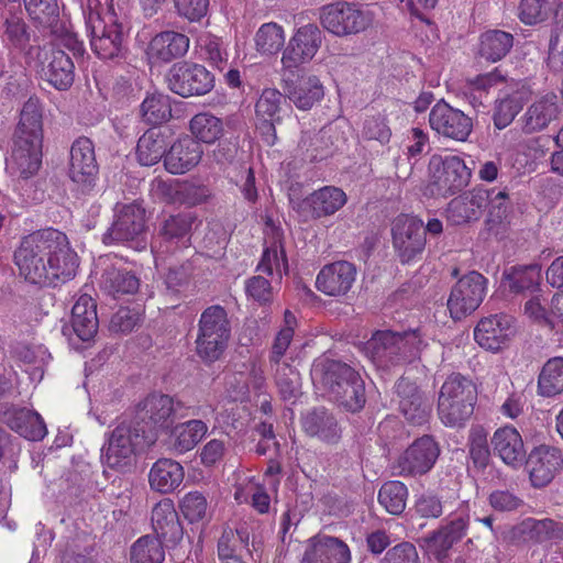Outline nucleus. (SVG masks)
<instances>
[{
	"instance_id": "nucleus-61",
	"label": "nucleus",
	"mask_w": 563,
	"mask_h": 563,
	"mask_svg": "<svg viewBox=\"0 0 563 563\" xmlns=\"http://www.w3.org/2000/svg\"><path fill=\"white\" fill-rule=\"evenodd\" d=\"M180 510L191 523L203 520L208 515L207 498L200 492H189L180 500Z\"/></svg>"
},
{
	"instance_id": "nucleus-37",
	"label": "nucleus",
	"mask_w": 563,
	"mask_h": 563,
	"mask_svg": "<svg viewBox=\"0 0 563 563\" xmlns=\"http://www.w3.org/2000/svg\"><path fill=\"white\" fill-rule=\"evenodd\" d=\"M347 202L346 194L339 187L324 186L310 194L303 201L302 208L313 218L334 214Z\"/></svg>"
},
{
	"instance_id": "nucleus-55",
	"label": "nucleus",
	"mask_w": 563,
	"mask_h": 563,
	"mask_svg": "<svg viewBox=\"0 0 563 563\" xmlns=\"http://www.w3.org/2000/svg\"><path fill=\"white\" fill-rule=\"evenodd\" d=\"M512 46V35L504 31H488L481 37V55L490 62L500 60Z\"/></svg>"
},
{
	"instance_id": "nucleus-43",
	"label": "nucleus",
	"mask_w": 563,
	"mask_h": 563,
	"mask_svg": "<svg viewBox=\"0 0 563 563\" xmlns=\"http://www.w3.org/2000/svg\"><path fill=\"white\" fill-rule=\"evenodd\" d=\"M100 286L104 292L118 298L123 295L135 294L139 290L140 280L130 271L110 265L102 274Z\"/></svg>"
},
{
	"instance_id": "nucleus-19",
	"label": "nucleus",
	"mask_w": 563,
	"mask_h": 563,
	"mask_svg": "<svg viewBox=\"0 0 563 563\" xmlns=\"http://www.w3.org/2000/svg\"><path fill=\"white\" fill-rule=\"evenodd\" d=\"M440 455V446L430 435H423L409 445L397 460L400 475H423L431 471Z\"/></svg>"
},
{
	"instance_id": "nucleus-54",
	"label": "nucleus",
	"mask_w": 563,
	"mask_h": 563,
	"mask_svg": "<svg viewBox=\"0 0 563 563\" xmlns=\"http://www.w3.org/2000/svg\"><path fill=\"white\" fill-rule=\"evenodd\" d=\"M275 371V383L280 397L295 402L301 395V382L298 371L288 363L273 365Z\"/></svg>"
},
{
	"instance_id": "nucleus-7",
	"label": "nucleus",
	"mask_w": 563,
	"mask_h": 563,
	"mask_svg": "<svg viewBox=\"0 0 563 563\" xmlns=\"http://www.w3.org/2000/svg\"><path fill=\"white\" fill-rule=\"evenodd\" d=\"M144 445L143 432L123 422L110 433L102 448L101 461L108 468L124 472L133 464L137 450Z\"/></svg>"
},
{
	"instance_id": "nucleus-29",
	"label": "nucleus",
	"mask_w": 563,
	"mask_h": 563,
	"mask_svg": "<svg viewBox=\"0 0 563 563\" xmlns=\"http://www.w3.org/2000/svg\"><path fill=\"white\" fill-rule=\"evenodd\" d=\"M488 190L474 188L454 198L446 209V218L454 225H462L481 218L487 206Z\"/></svg>"
},
{
	"instance_id": "nucleus-50",
	"label": "nucleus",
	"mask_w": 563,
	"mask_h": 563,
	"mask_svg": "<svg viewBox=\"0 0 563 563\" xmlns=\"http://www.w3.org/2000/svg\"><path fill=\"white\" fill-rule=\"evenodd\" d=\"M285 30L275 22L262 24L254 35V46L261 56H274L284 47Z\"/></svg>"
},
{
	"instance_id": "nucleus-39",
	"label": "nucleus",
	"mask_w": 563,
	"mask_h": 563,
	"mask_svg": "<svg viewBox=\"0 0 563 563\" xmlns=\"http://www.w3.org/2000/svg\"><path fill=\"white\" fill-rule=\"evenodd\" d=\"M184 476V467L177 461L159 459L150 470L148 483L153 490L168 494L180 486Z\"/></svg>"
},
{
	"instance_id": "nucleus-3",
	"label": "nucleus",
	"mask_w": 563,
	"mask_h": 563,
	"mask_svg": "<svg viewBox=\"0 0 563 563\" xmlns=\"http://www.w3.org/2000/svg\"><path fill=\"white\" fill-rule=\"evenodd\" d=\"M424 342L418 330L402 334L377 331L364 344V354L378 367L387 368L417 357Z\"/></svg>"
},
{
	"instance_id": "nucleus-20",
	"label": "nucleus",
	"mask_w": 563,
	"mask_h": 563,
	"mask_svg": "<svg viewBox=\"0 0 563 563\" xmlns=\"http://www.w3.org/2000/svg\"><path fill=\"white\" fill-rule=\"evenodd\" d=\"M102 22L100 19H93L92 24H88L90 31V46L92 51L103 59H111L119 56L123 49V29L118 21L117 15H109Z\"/></svg>"
},
{
	"instance_id": "nucleus-34",
	"label": "nucleus",
	"mask_w": 563,
	"mask_h": 563,
	"mask_svg": "<svg viewBox=\"0 0 563 563\" xmlns=\"http://www.w3.org/2000/svg\"><path fill=\"white\" fill-rule=\"evenodd\" d=\"M202 153L200 143L194 139H179L164 156L165 168L174 175L185 174L198 165Z\"/></svg>"
},
{
	"instance_id": "nucleus-17",
	"label": "nucleus",
	"mask_w": 563,
	"mask_h": 563,
	"mask_svg": "<svg viewBox=\"0 0 563 563\" xmlns=\"http://www.w3.org/2000/svg\"><path fill=\"white\" fill-rule=\"evenodd\" d=\"M525 462L531 485L542 488L549 485L562 470L563 453L558 446L540 444L529 452Z\"/></svg>"
},
{
	"instance_id": "nucleus-25",
	"label": "nucleus",
	"mask_w": 563,
	"mask_h": 563,
	"mask_svg": "<svg viewBox=\"0 0 563 563\" xmlns=\"http://www.w3.org/2000/svg\"><path fill=\"white\" fill-rule=\"evenodd\" d=\"M283 89L285 97L301 111L310 110L324 97V86L316 75L283 78Z\"/></svg>"
},
{
	"instance_id": "nucleus-14",
	"label": "nucleus",
	"mask_w": 563,
	"mask_h": 563,
	"mask_svg": "<svg viewBox=\"0 0 563 563\" xmlns=\"http://www.w3.org/2000/svg\"><path fill=\"white\" fill-rule=\"evenodd\" d=\"M470 512L468 505L461 504L455 511L449 514L443 525L426 540L428 552L441 559L455 543L460 542L467 534L471 523Z\"/></svg>"
},
{
	"instance_id": "nucleus-48",
	"label": "nucleus",
	"mask_w": 563,
	"mask_h": 563,
	"mask_svg": "<svg viewBox=\"0 0 563 563\" xmlns=\"http://www.w3.org/2000/svg\"><path fill=\"white\" fill-rule=\"evenodd\" d=\"M523 314L530 321L541 325H553L559 320L556 316L554 296L538 291L533 294L523 306Z\"/></svg>"
},
{
	"instance_id": "nucleus-18",
	"label": "nucleus",
	"mask_w": 563,
	"mask_h": 563,
	"mask_svg": "<svg viewBox=\"0 0 563 563\" xmlns=\"http://www.w3.org/2000/svg\"><path fill=\"white\" fill-rule=\"evenodd\" d=\"M515 333L514 318L499 313L482 318L474 329V339L481 347L497 353L510 344Z\"/></svg>"
},
{
	"instance_id": "nucleus-13",
	"label": "nucleus",
	"mask_w": 563,
	"mask_h": 563,
	"mask_svg": "<svg viewBox=\"0 0 563 563\" xmlns=\"http://www.w3.org/2000/svg\"><path fill=\"white\" fill-rule=\"evenodd\" d=\"M190 228L191 219L183 214L170 216L163 222L151 244L157 269H161L164 265L167 255L175 254L177 251L187 247L189 242L187 235Z\"/></svg>"
},
{
	"instance_id": "nucleus-26",
	"label": "nucleus",
	"mask_w": 563,
	"mask_h": 563,
	"mask_svg": "<svg viewBox=\"0 0 563 563\" xmlns=\"http://www.w3.org/2000/svg\"><path fill=\"white\" fill-rule=\"evenodd\" d=\"M356 269L346 261H338L322 267L316 279V287L327 296L345 295L355 282Z\"/></svg>"
},
{
	"instance_id": "nucleus-40",
	"label": "nucleus",
	"mask_w": 563,
	"mask_h": 563,
	"mask_svg": "<svg viewBox=\"0 0 563 563\" xmlns=\"http://www.w3.org/2000/svg\"><path fill=\"white\" fill-rule=\"evenodd\" d=\"M7 424L27 440H42L47 433L42 417L26 408H13L4 413Z\"/></svg>"
},
{
	"instance_id": "nucleus-27",
	"label": "nucleus",
	"mask_w": 563,
	"mask_h": 563,
	"mask_svg": "<svg viewBox=\"0 0 563 563\" xmlns=\"http://www.w3.org/2000/svg\"><path fill=\"white\" fill-rule=\"evenodd\" d=\"M264 234L265 247L257 269L268 275L276 274L280 278L288 271V263L283 246V232L272 220H267Z\"/></svg>"
},
{
	"instance_id": "nucleus-58",
	"label": "nucleus",
	"mask_w": 563,
	"mask_h": 563,
	"mask_svg": "<svg viewBox=\"0 0 563 563\" xmlns=\"http://www.w3.org/2000/svg\"><path fill=\"white\" fill-rule=\"evenodd\" d=\"M525 93L516 91L497 101L494 112V123L499 130L508 126L522 109Z\"/></svg>"
},
{
	"instance_id": "nucleus-16",
	"label": "nucleus",
	"mask_w": 563,
	"mask_h": 563,
	"mask_svg": "<svg viewBox=\"0 0 563 563\" xmlns=\"http://www.w3.org/2000/svg\"><path fill=\"white\" fill-rule=\"evenodd\" d=\"M322 32L314 24L299 27L290 37L282 55V65L285 70H291L309 63L322 44Z\"/></svg>"
},
{
	"instance_id": "nucleus-59",
	"label": "nucleus",
	"mask_w": 563,
	"mask_h": 563,
	"mask_svg": "<svg viewBox=\"0 0 563 563\" xmlns=\"http://www.w3.org/2000/svg\"><path fill=\"white\" fill-rule=\"evenodd\" d=\"M296 325V317L289 310H286L284 313V325L277 333L272 347V353L269 356V362L272 366L284 363L282 362V358L284 357L286 351L288 350L292 341Z\"/></svg>"
},
{
	"instance_id": "nucleus-35",
	"label": "nucleus",
	"mask_w": 563,
	"mask_h": 563,
	"mask_svg": "<svg viewBox=\"0 0 563 563\" xmlns=\"http://www.w3.org/2000/svg\"><path fill=\"white\" fill-rule=\"evenodd\" d=\"M559 113L558 96L554 92H548L529 106L522 117V128L528 133L542 131L559 118Z\"/></svg>"
},
{
	"instance_id": "nucleus-8",
	"label": "nucleus",
	"mask_w": 563,
	"mask_h": 563,
	"mask_svg": "<svg viewBox=\"0 0 563 563\" xmlns=\"http://www.w3.org/2000/svg\"><path fill=\"white\" fill-rule=\"evenodd\" d=\"M391 242L401 264H411L421 258L426 244V230L421 219L401 213L391 222Z\"/></svg>"
},
{
	"instance_id": "nucleus-5",
	"label": "nucleus",
	"mask_w": 563,
	"mask_h": 563,
	"mask_svg": "<svg viewBox=\"0 0 563 563\" xmlns=\"http://www.w3.org/2000/svg\"><path fill=\"white\" fill-rule=\"evenodd\" d=\"M231 334L230 321L221 306L203 310L198 322L196 352L205 362H214L224 352Z\"/></svg>"
},
{
	"instance_id": "nucleus-56",
	"label": "nucleus",
	"mask_w": 563,
	"mask_h": 563,
	"mask_svg": "<svg viewBox=\"0 0 563 563\" xmlns=\"http://www.w3.org/2000/svg\"><path fill=\"white\" fill-rule=\"evenodd\" d=\"M408 497V489L399 481L385 483L378 493L379 504L391 515H400L405 508Z\"/></svg>"
},
{
	"instance_id": "nucleus-24",
	"label": "nucleus",
	"mask_w": 563,
	"mask_h": 563,
	"mask_svg": "<svg viewBox=\"0 0 563 563\" xmlns=\"http://www.w3.org/2000/svg\"><path fill=\"white\" fill-rule=\"evenodd\" d=\"M493 452L504 464L515 470L526 460L527 451L520 432L510 424L498 428L492 439Z\"/></svg>"
},
{
	"instance_id": "nucleus-53",
	"label": "nucleus",
	"mask_w": 563,
	"mask_h": 563,
	"mask_svg": "<svg viewBox=\"0 0 563 563\" xmlns=\"http://www.w3.org/2000/svg\"><path fill=\"white\" fill-rule=\"evenodd\" d=\"M140 114L146 124L156 125L172 118V103L164 93H152L145 97L140 106Z\"/></svg>"
},
{
	"instance_id": "nucleus-36",
	"label": "nucleus",
	"mask_w": 563,
	"mask_h": 563,
	"mask_svg": "<svg viewBox=\"0 0 563 563\" xmlns=\"http://www.w3.org/2000/svg\"><path fill=\"white\" fill-rule=\"evenodd\" d=\"M152 526L157 539L176 543L183 537V527L174 503L164 498L152 510Z\"/></svg>"
},
{
	"instance_id": "nucleus-38",
	"label": "nucleus",
	"mask_w": 563,
	"mask_h": 563,
	"mask_svg": "<svg viewBox=\"0 0 563 563\" xmlns=\"http://www.w3.org/2000/svg\"><path fill=\"white\" fill-rule=\"evenodd\" d=\"M0 37L10 51L24 52L31 42L32 31L21 10L8 11L0 25Z\"/></svg>"
},
{
	"instance_id": "nucleus-2",
	"label": "nucleus",
	"mask_w": 563,
	"mask_h": 563,
	"mask_svg": "<svg viewBox=\"0 0 563 563\" xmlns=\"http://www.w3.org/2000/svg\"><path fill=\"white\" fill-rule=\"evenodd\" d=\"M310 374L313 385L346 410L356 412L364 407V382L349 364L321 356L313 362Z\"/></svg>"
},
{
	"instance_id": "nucleus-1",
	"label": "nucleus",
	"mask_w": 563,
	"mask_h": 563,
	"mask_svg": "<svg viewBox=\"0 0 563 563\" xmlns=\"http://www.w3.org/2000/svg\"><path fill=\"white\" fill-rule=\"evenodd\" d=\"M19 274L36 285H55L76 275L77 255L64 233L47 229L24 238L14 253Z\"/></svg>"
},
{
	"instance_id": "nucleus-64",
	"label": "nucleus",
	"mask_w": 563,
	"mask_h": 563,
	"mask_svg": "<svg viewBox=\"0 0 563 563\" xmlns=\"http://www.w3.org/2000/svg\"><path fill=\"white\" fill-rule=\"evenodd\" d=\"M415 510L421 518H439L443 514L442 499L433 492H424L417 497Z\"/></svg>"
},
{
	"instance_id": "nucleus-9",
	"label": "nucleus",
	"mask_w": 563,
	"mask_h": 563,
	"mask_svg": "<svg viewBox=\"0 0 563 563\" xmlns=\"http://www.w3.org/2000/svg\"><path fill=\"white\" fill-rule=\"evenodd\" d=\"M488 280L478 272H470L452 286L448 309L454 320L472 314L483 302Z\"/></svg>"
},
{
	"instance_id": "nucleus-42",
	"label": "nucleus",
	"mask_w": 563,
	"mask_h": 563,
	"mask_svg": "<svg viewBox=\"0 0 563 563\" xmlns=\"http://www.w3.org/2000/svg\"><path fill=\"white\" fill-rule=\"evenodd\" d=\"M71 325L82 341H89L97 333V306L89 295H81L75 302L71 310Z\"/></svg>"
},
{
	"instance_id": "nucleus-62",
	"label": "nucleus",
	"mask_w": 563,
	"mask_h": 563,
	"mask_svg": "<svg viewBox=\"0 0 563 563\" xmlns=\"http://www.w3.org/2000/svg\"><path fill=\"white\" fill-rule=\"evenodd\" d=\"M558 29L551 37L548 67L554 73H563V4L558 10Z\"/></svg>"
},
{
	"instance_id": "nucleus-47",
	"label": "nucleus",
	"mask_w": 563,
	"mask_h": 563,
	"mask_svg": "<svg viewBox=\"0 0 563 563\" xmlns=\"http://www.w3.org/2000/svg\"><path fill=\"white\" fill-rule=\"evenodd\" d=\"M189 131L198 143L213 144L223 136L224 123L210 112H200L190 119Z\"/></svg>"
},
{
	"instance_id": "nucleus-33",
	"label": "nucleus",
	"mask_w": 563,
	"mask_h": 563,
	"mask_svg": "<svg viewBox=\"0 0 563 563\" xmlns=\"http://www.w3.org/2000/svg\"><path fill=\"white\" fill-rule=\"evenodd\" d=\"M41 164L42 145L13 142L12 152L5 161V169L14 178L27 179L38 172Z\"/></svg>"
},
{
	"instance_id": "nucleus-22",
	"label": "nucleus",
	"mask_w": 563,
	"mask_h": 563,
	"mask_svg": "<svg viewBox=\"0 0 563 563\" xmlns=\"http://www.w3.org/2000/svg\"><path fill=\"white\" fill-rule=\"evenodd\" d=\"M302 563H352V552L340 538L318 533L308 539Z\"/></svg>"
},
{
	"instance_id": "nucleus-23",
	"label": "nucleus",
	"mask_w": 563,
	"mask_h": 563,
	"mask_svg": "<svg viewBox=\"0 0 563 563\" xmlns=\"http://www.w3.org/2000/svg\"><path fill=\"white\" fill-rule=\"evenodd\" d=\"M98 165L92 142L87 137L77 139L70 147L68 175L81 188L93 185Z\"/></svg>"
},
{
	"instance_id": "nucleus-44",
	"label": "nucleus",
	"mask_w": 563,
	"mask_h": 563,
	"mask_svg": "<svg viewBox=\"0 0 563 563\" xmlns=\"http://www.w3.org/2000/svg\"><path fill=\"white\" fill-rule=\"evenodd\" d=\"M208 426L202 420H189L175 426L169 435V444L178 454L192 450L206 435Z\"/></svg>"
},
{
	"instance_id": "nucleus-45",
	"label": "nucleus",
	"mask_w": 563,
	"mask_h": 563,
	"mask_svg": "<svg viewBox=\"0 0 563 563\" xmlns=\"http://www.w3.org/2000/svg\"><path fill=\"white\" fill-rule=\"evenodd\" d=\"M168 145L166 134L161 130H147L137 142L136 156L140 164L153 166L157 164L164 155Z\"/></svg>"
},
{
	"instance_id": "nucleus-11",
	"label": "nucleus",
	"mask_w": 563,
	"mask_h": 563,
	"mask_svg": "<svg viewBox=\"0 0 563 563\" xmlns=\"http://www.w3.org/2000/svg\"><path fill=\"white\" fill-rule=\"evenodd\" d=\"M166 82L174 93L187 98L208 93L213 88L214 78L201 65L177 63L169 68Z\"/></svg>"
},
{
	"instance_id": "nucleus-46",
	"label": "nucleus",
	"mask_w": 563,
	"mask_h": 563,
	"mask_svg": "<svg viewBox=\"0 0 563 563\" xmlns=\"http://www.w3.org/2000/svg\"><path fill=\"white\" fill-rule=\"evenodd\" d=\"M45 76L51 85L58 90H66L74 81V63L70 57L60 49H53L45 70Z\"/></svg>"
},
{
	"instance_id": "nucleus-32",
	"label": "nucleus",
	"mask_w": 563,
	"mask_h": 563,
	"mask_svg": "<svg viewBox=\"0 0 563 563\" xmlns=\"http://www.w3.org/2000/svg\"><path fill=\"white\" fill-rule=\"evenodd\" d=\"M43 136V109L37 99L31 98L24 103L21 110L13 142L23 145H42Z\"/></svg>"
},
{
	"instance_id": "nucleus-49",
	"label": "nucleus",
	"mask_w": 563,
	"mask_h": 563,
	"mask_svg": "<svg viewBox=\"0 0 563 563\" xmlns=\"http://www.w3.org/2000/svg\"><path fill=\"white\" fill-rule=\"evenodd\" d=\"M563 393V357L548 360L538 377V394L554 397Z\"/></svg>"
},
{
	"instance_id": "nucleus-28",
	"label": "nucleus",
	"mask_w": 563,
	"mask_h": 563,
	"mask_svg": "<svg viewBox=\"0 0 563 563\" xmlns=\"http://www.w3.org/2000/svg\"><path fill=\"white\" fill-rule=\"evenodd\" d=\"M283 95L275 88H266L260 95L255 104L257 130L268 145L276 141L275 122L279 121L278 113L282 108Z\"/></svg>"
},
{
	"instance_id": "nucleus-52",
	"label": "nucleus",
	"mask_w": 563,
	"mask_h": 563,
	"mask_svg": "<svg viewBox=\"0 0 563 563\" xmlns=\"http://www.w3.org/2000/svg\"><path fill=\"white\" fill-rule=\"evenodd\" d=\"M540 278L541 267L537 264L511 267L504 273L501 286L510 292L519 294L537 285Z\"/></svg>"
},
{
	"instance_id": "nucleus-21",
	"label": "nucleus",
	"mask_w": 563,
	"mask_h": 563,
	"mask_svg": "<svg viewBox=\"0 0 563 563\" xmlns=\"http://www.w3.org/2000/svg\"><path fill=\"white\" fill-rule=\"evenodd\" d=\"M429 122L438 134L455 141H465L473 126L471 118L463 111L443 101L433 106L429 114Z\"/></svg>"
},
{
	"instance_id": "nucleus-15",
	"label": "nucleus",
	"mask_w": 563,
	"mask_h": 563,
	"mask_svg": "<svg viewBox=\"0 0 563 563\" xmlns=\"http://www.w3.org/2000/svg\"><path fill=\"white\" fill-rule=\"evenodd\" d=\"M429 170L438 190L453 194L465 187L471 178V169L456 155H434L430 158Z\"/></svg>"
},
{
	"instance_id": "nucleus-51",
	"label": "nucleus",
	"mask_w": 563,
	"mask_h": 563,
	"mask_svg": "<svg viewBox=\"0 0 563 563\" xmlns=\"http://www.w3.org/2000/svg\"><path fill=\"white\" fill-rule=\"evenodd\" d=\"M302 428L311 437L332 441L339 437L334 417L324 409H316L302 418Z\"/></svg>"
},
{
	"instance_id": "nucleus-41",
	"label": "nucleus",
	"mask_w": 563,
	"mask_h": 563,
	"mask_svg": "<svg viewBox=\"0 0 563 563\" xmlns=\"http://www.w3.org/2000/svg\"><path fill=\"white\" fill-rule=\"evenodd\" d=\"M512 537L534 542L560 540L563 539V523L548 518H527L512 528Z\"/></svg>"
},
{
	"instance_id": "nucleus-10",
	"label": "nucleus",
	"mask_w": 563,
	"mask_h": 563,
	"mask_svg": "<svg viewBox=\"0 0 563 563\" xmlns=\"http://www.w3.org/2000/svg\"><path fill=\"white\" fill-rule=\"evenodd\" d=\"M145 210L137 203L124 205L117 210L115 220L103 234V243L129 242L137 251L146 247Z\"/></svg>"
},
{
	"instance_id": "nucleus-6",
	"label": "nucleus",
	"mask_w": 563,
	"mask_h": 563,
	"mask_svg": "<svg viewBox=\"0 0 563 563\" xmlns=\"http://www.w3.org/2000/svg\"><path fill=\"white\" fill-rule=\"evenodd\" d=\"M374 13L354 2L339 0L319 9V21L324 30L336 36H349L365 31Z\"/></svg>"
},
{
	"instance_id": "nucleus-31",
	"label": "nucleus",
	"mask_w": 563,
	"mask_h": 563,
	"mask_svg": "<svg viewBox=\"0 0 563 563\" xmlns=\"http://www.w3.org/2000/svg\"><path fill=\"white\" fill-rule=\"evenodd\" d=\"M189 48V38L175 31H164L156 34L146 48L147 59L152 64L168 63L184 56Z\"/></svg>"
},
{
	"instance_id": "nucleus-4",
	"label": "nucleus",
	"mask_w": 563,
	"mask_h": 563,
	"mask_svg": "<svg viewBox=\"0 0 563 563\" xmlns=\"http://www.w3.org/2000/svg\"><path fill=\"white\" fill-rule=\"evenodd\" d=\"M477 391L472 380L460 374L446 378L440 389L438 413L443 424L462 427L472 416Z\"/></svg>"
},
{
	"instance_id": "nucleus-60",
	"label": "nucleus",
	"mask_w": 563,
	"mask_h": 563,
	"mask_svg": "<svg viewBox=\"0 0 563 563\" xmlns=\"http://www.w3.org/2000/svg\"><path fill=\"white\" fill-rule=\"evenodd\" d=\"M553 10V0H521L519 18L525 24L544 21Z\"/></svg>"
},
{
	"instance_id": "nucleus-12",
	"label": "nucleus",
	"mask_w": 563,
	"mask_h": 563,
	"mask_svg": "<svg viewBox=\"0 0 563 563\" xmlns=\"http://www.w3.org/2000/svg\"><path fill=\"white\" fill-rule=\"evenodd\" d=\"M174 411V400L167 395H150L139 405L137 418L143 424L137 428L143 432L147 446L155 443L158 433L169 427Z\"/></svg>"
},
{
	"instance_id": "nucleus-57",
	"label": "nucleus",
	"mask_w": 563,
	"mask_h": 563,
	"mask_svg": "<svg viewBox=\"0 0 563 563\" xmlns=\"http://www.w3.org/2000/svg\"><path fill=\"white\" fill-rule=\"evenodd\" d=\"M164 559L165 551L157 538L142 537L131 548V563H163Z\"/></svg>"
},
{
	"instance_id": "nucleus-63",
	"label": "nucleus",
	"mask_w": 563,
	"mask_h": 563,
	"mask_svg": "<svg viewBox=\"0 0 563 563\" xmlns=\"http://www.w3.org/2000/svg\"><path fill=\"white\" fill-rule=\"evenodd\" d=\"M30 16L40 24H51L58 15L56 0H24Z\"/></svg>"
},
{
	"instance_id": "nucleus-30",
	"label": "nucleus",
	"mask_w": 563,
	"mask_h": 563,
	"mask_svg": "<svg viewBox=\"0 0 563 563\" xmlns=\"http://www.w3.org/2000/svg\"><path fill=\"white\" fill-rule=\"evenodd\" d=\"M396 393L399 397V409L408 422L421 426L429 420L431 406L413 383L406 378L399 379Z\"/></svg>"
}]
</instances>
